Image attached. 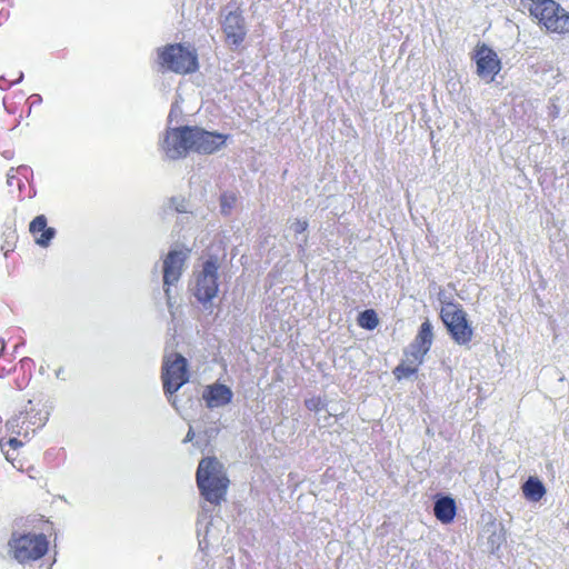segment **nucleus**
I'll use <instances>...</instances> for the list:
<instances>
[{
  "instance_id": "6ab92c4d",
  "label": "nucleus",
  "mask_w": 569,
  "mask_h": 569,
  "mask_svg": "<svg viewBox=\"0 0 569 569\" xmlns=\"http://www.w3.org/2000/svg\"><path fill=\"white\" fill-rule=\"evenodd\" d=\"M307 228H308V222L306 220L296 219L290 224V229L296 234V241L298 242L299 251H303L305 246L307 244L308 238L306 234H303L306 232Z\"/></svg>"
},
{
  "instance_id": "6e6552de",
  "label": "nucleus",
  "mask_w": 569,
  "mask_h": 569,
  "mask_svg": "<svg viewBox=\"0 0 569 569\" xmlns=\"http://www.w3.org/2000/svg\"><path fill=\"white\" fill-rule=\"evenodd\" d=\"M191 126L170 129L161 141V149L169 160L186 158L191 151Z\"/></svg>"
},
{
  "instance_id": "aec40b11",
  "label": "nucleus",
  "mask_w": 569,
  "mask_h": 569,
  "mask_svg": "<svg viewBox=\"0 0 569 569\" xmlns=\"http://www.w3.org/2000/svg\"><path fill=\"white\" fill-rule=\"evenodd\" d=\"M426 348L412 342L410 343L408 350L406 351L407 362L417 365H421L423 362V357L428 352Z\"/></svg>"
},
{
  "instance_id": "1a4fd4ad",
  "label": "nucleus",
  "mask_w": 569,
  "mask_h": 569,
  "mask_svg": "<svg viewBox=\"0 0 569 569\" xmlns=\"http://www.w3.org/2000/svg\"><path fill=\"white\" fill-rule=\"evenodd\" d=\"M191 151L202 154H211L220 150L227 140V136L207 131L200 127H191Z\"/></svg>"
},
{
  "instance_id": "412c9836",
  "label": "nucleus",
  "mask_w": 569,
  "mask_h": 569,
  "mask_svg": "<svg viewBox=\"0 0 569 569\" xmlns=\"http://www.w3.org/2000/svg\"><path fill=\"white\" fill-rule=\"evenodd\" d=\"M358 325L367 330H373L379 325V319L375 310L367 309L358 317Z\"/></svg>"
},
{
  "instance_id": "0eeeda50",
  "label": "nucleus",
  "mask_w": 569,
  "mask_h": 569,
  "mask_svg": "<svg viewBox=\"0 0 569 569\" xmlns=\"http://www.w3.org/2000/svg\"><path fill=\"white\" fill-rule=\"evenodd\" d=\"M218 258L210 257L203 262L201 271L196 276L193 295L201 303L211 301L218 292Z\"/></svg>"
},
{
  "instance_id": "5701e85b",
  "label": "nucleus",
  "mask_w": 569,
  "mask_h": 569,
  "mask_svg": "<svg viewBox=\"0 0 569 569\" xmlns=\"http://www.w3.org/2000/svg\"><path fill=\"white\" fill-rule=\"evenodd\" d=\"M305 403L307 409H309L310 411L319 412L322 410H327L325 401L319 397L307 399Z\"/></svg>"
},
{
  "instance_id": "423d86ee",
  "label": "nucleus",
  "mask_w": 569,
  "mask_h": 569,
  "mask_svg": "<svg viewBox=\"0 0 569 569\" xmlns=\"http://www.w3.org/2000/svg\"><path fill=\"white\" fill-rule=\"evenodd\" d=\"M440 317L456 343L466 346L471 341L473 329L460 305L448 302L442 307Z\"/></svg>"
},
{
  "instance_id": "9b49d317",
  "label": "nucleus",
  "mask_w": 569,
  "mask_h": 569,
  "mask_svg": "<svg viewBox=\"0 0 569 569\" xmlns=\"http://www.w3.org/2000/svg\"><path fill=\"white\" fill-rule=\"evenodd\" d=\"M222 17L221 26L227 42L238 47L247 34L244 18L239 10L228 11Z\"/></svg>"
},
{
  "instance_id": "2eb2a0df",
  "label": "nucleus",
  "mask_w": 569,
  "mask_h": 569,
  "mask_svg": "<svg viewBox=\"0 0 569 569\" xmlns=\"http://www.w3.org/2000/svg\"><path fill=\"white\" fill-rule=\"evenodd\" d=\"M433 513L442 523H449L456 516V502L450 497H441L436 500Z\"/></svg>"
},
{
  "instance_id": "393cba45",
  "label": "nucleus",
  "mask_w": 569,
  "mask_h": 569,
  "mask_svg": "<svg viewBox=\"0 0 569 569\" xmlns=\"http://www.w3.org/2000/svg\"><path fill=\"white\" fill-rule=\"evenodd\" d=\"M22 79H23V73H22V72H20V73H19L18 79H17L16 81H13V83H16V82H20ZM11 84H12V82H10V83H9V82L6 80V78H4V77H0V89L4 90V89H7L8 87H10Z\"/></svg>"
},
{
  "instance_id": "f03ea898",
  "label": "nucleus",
  "mask_w": 569,
  "mask_h": 569,
  "mask_svg": "<svg viewBox=\"0 0 569 569\" xmlns=\"http://www.w3.org/2000/svg\"><path fill=\"white\" fill-rule=\"evenodd\" d=\"M521 3L548 32L569 33V12L555 0H521Z\"/></svg>"
},
{
  "instance_id": "f257e3e1",
  "label": "nucleus",
  "mask_w": 569,
  "mask_h": 569,
  "mask_svg": "<svg viewBox=\"0 0 569 569\" xmlns=\"http://www.w3.org/2000/svg\"><path fill=\"white\" fill-rule=\"evenodd\" d=\"M196 479L198 488L207 501L219 505L224 499L229 479L223 465L216 457H206L200 460Z\"/></svg>"
},
{
  "instance_id": "7ed1b4c3",
  "label": "nucleus",
  "mask_w": 569,
  "mask_h": 569,
  "mask_svg": "<svg viewBox=\"0 0 569 569\" xmlns=\"http://www.w3.org/2000/svg\"><path fill=\"white\" fill-rule=\"evenodd\" d=\"M157 63L160 71H172L179 74L191 73L198 69L196 52L180 43L159 48L157 50Z\"/></svg>"
},
{
  "instance_id": "4468645a",
  "label": "nucleus",
  "mask_w": 569,
  "mask_h": 569,
  "mask_svg": "<svg viewBox=\"0 0 569 569\" xmlns=\"http://www.w3.org/2000/svg\"><path fill=\"white\" fill-rule=\"evenodd\" d=\"M203 399L209 408L222 407L231 401L232 391L224 385L216 383L207 388Z\"/></svg>"
},
{
  "instance_id": "a211bd4d",
  "label": "nucleus",
  "mask_w": 569,
  "mask_h": 569,
  "mask_svg": "<svg viewBox=\"0 0 569 569\" xmlns=\"http://www.w3.org/2000/svg\"><path fill=\"white\" fill-rule=\"evenodd\" d=\"M433 341V332L432 325L429 320H426L421 323L418 335L416 336L413 342L430 350Z\"/></svg>"
},
{
  "instance_id": "dca6fc26",
  "label": "nucleus",
  "mask_w": 569,
  "mask_h": 569,
  "mask_svg": "<svg viewBox=\"0 0 569 569\" xmlns=\"http://www.w3.org/2000/svg\"><path fill=\"white\" fill-rule=\"evenodd\" d=\"M6 428L10 433L23 436L24 438H29L30 436V422L28 420V415L20 412L19 415L9 419L6 423ZM34 430H31L33 433Z\"/></svg>"
},
{
  "instance_id": "f8f14e48",
  "label": "nucleus",
  "mask_w": 569,
  "mask_h": 569,
  "mask_svg": "<svg viewBox=\"0 0 569 569\" xmlns=\"http://www.w3.org/2000/svg\"><path fill=\"white\" fill-rule=\"evenodd\" d=\"M476 63L478 76L487 81H492L495 76L500 71V60L497 53L487 46L478 48L476 52Z\"/></svg>"
},
{
  "instance_id": "7c9ffc66",
  "label": "nucleus",
  "mask_w": 569,
  "mask_h": 569,
  "mask_svg": "<svg viewBox=\"0 0 569 569\" xmlns=\"http://www.w3.org/2000/svg\"><path fill=\"white\" fill-rule=\"evenodd\" d=\"M217 432H218L217 428H210V429L206 430V433L208 435L209 438L216 436Z\"/></svg>"
},
{
  "instance_id": "b1692460",
  "label": "nucleus",
  "mask_w": 569,
  "mask_h": 569,
  "mask_svg": "<svg viewBox=\"0 0 569 569\" xmlns=\"http://www.w3.org/2000/svg\"><path fill=\"white\" fill-rule=\"evenodd\" d=\"M234 202L236 198L233 196L223 194L220 199L221 213L229 214Z\"/></svg>"
},
{
  "instance_id": "9d476101",
  "label": "nucleus",
  "mask_w": 569,
  "mask_h": 569,
  "mask_svg": "<svg viewBox=\"0 0 569 569\" xmlns=\"http://www.w3.org/2000/svg\"><path fill=\"white\" fill-rule=\"evenodd\" d=\"M188 251L170 250L163 260V286L168 299H170V286L178 282L182 274Z\"/></svg>"
},
{
  "instance_id": "f3484780",
  "label": "nucleus",
  "mask_w": 569,
  "mask_h": 569,
  "mask_svg": "<svg viewBox=\"0 0 569 569\" xmlns=\"http://www.w3.org/2000/svg\"><path fill=\"white\" fill-rule=\"evenodd\" d=\"M523 496L533 502L539 501L546 493L543 483L536 477H529L522 485Z\"/></svg>"
},
{
  "instance_id": "bb28decb",
  "label": "nucleus",
  "mask_w": 569,
  "mask_h": 569,
  "mask_svg": "<svg viewBox=\"0 0 569 569\" xmlns=\"http://www.w3.org/2000/svg\"><path fill=\"white\" fill-rule=\"evenodd\" d=\"M8 446H10L12 449H17L18 447L22 446V441L18 440L17 438H10Z\"/></svg>"
},
{
  "instance_id": "39448f33",
  "label": "nucleus",
  "mask_w": 569,
  "mask_h": 569,
  "mask_svg": "<svg viewBox=\"0 0 569 569\" xmlns=\"http://www.w3.org/2000/svg\"><path fill=\"white\" fill-rule=\"evenodd\" d=\"M9 547L13 558L20 563H26L44 556L48 550V540L44 535L13 533L9 540Z\"/></svg>"
},
{
  "instance_id": "c85d7f7f",
  "label": "nucleus",
  "mask_w": 569,
  "mask_h": 569,
  "mask_svg": "<svg viewBox=\"0 0 569 569\" xmlns=\"http://www.w3.org/2000/svg\"><path fill=\"white\" fill-rule=\"evenodd\" d=\"M56 377H57V379L66 380V377H64V368H63V367H59V368L56 370Z\"/></svg>"
},
{
  "instance_id": "ddd939ff",
  "label": "nucleus",
  "mask_w": 569,
  "mask_h": 569,
  "mask_svg": "<svg viewBox=\"0 0 569 569\" xmlns=\"http://www.w3.org/2000/svg\"><path fill=\"white\" fill-rule=\"evenodd\" d=\"M29 231L34 236V242L47 248L56 236V229L47 226V218L43 214L37 216L29 224Z\"/></svg>"
},
{
  "instance_id": "a878e982",
  "label": "nucleus",
  "mask_w": 569,
  "mask_h": 569,
  "mask_svg": "<svg viewBox=\"0 0 569 569\" xmlns=\"http://www.w3.org/2000/svg\"><path fill=\"white\" fill-rule=\"evenodd\" d=\"M489 542L491 543V547L493 548L499 547L501 543V537L497 536L496 533H492V536L489 538Z\"/></svg>"
},
{
  "instance_id": "c756f323",
  "label": "nucleus",
  "mask_w": 569,
  "mask_h": 569,
  "mask_svg": "<svg viewBox=\"0 0 569 569\" xmlns=\"http://www.w3.org/2000/svg\"><path fill=\"white\" fill-rule=\"evenodd\" d=\"M176 210L178 212H187V206L184 203L183 200H181L177 206H176Z\"/></svg>"
},
{
  "instance_id": "2f4dec72",
  "label": "nucleus",
  "mask_w": 569,
  "mask_h": 569,
  "mask_svg": "<svg viewBox=\"0 0 569 569\" xmlns=\"http://www.w3.org/2000/svg\"><path fill=\"white\" fill-rule=\"evenodd\" d=\"M4 350V343L0 341V353Z\"/></svg>"
},
{
  "instance_id": "cd10ccee",
  "label": "nucleus",
  "mask_w": 569,
  "mask_h": 569,
  "mask_svg": "<svg viewBox=\"0 0 569 569\" xmlns=\"http://www.w3.org/2000/svg\"><path fill=\"white\" fill-rule=\"evenodd\" d=\"M193 438H194V431H193L192 427H189V430H188V432H187V435H186V437L183 439V442L184 443L186 442H190V441L193 440Z\"/></svg>"
},
{
  "instance_id": "20e7f679",
  "label": "nucleus",
  "mask_w": 569,
  "mask_h": 569,
  "mask_svg": "<svg viewBox=\"0 0 569 569\" xmlns=\"http://www.w3.org/2000/svg\"><path fill=\"white\" fill-rule=\"evenodd\" d=\"M161 378L164 393L171 405L176 406V398H172L173 393L189 380L187 359L176 352L164 355Z\"/></svg>"
},
{
  "instance_id": "4be33fe9",
  "label": "nucleus",
  "mask_w": 569,
  "mask_h": 569,
  "mask_svg": "<svg viewBox=\"0 0 569 569\" xmlns=\"http://www.w3.org/2000/svg\"><path fill=\"white\" fill-rule=\"evenodd\" d=\"M418 370V366L407 362V359L402 361L400 365H398L395 370L393 375L398 380L409 378L410 376L415 375Z\"/></svg>"
}]
</instances>
